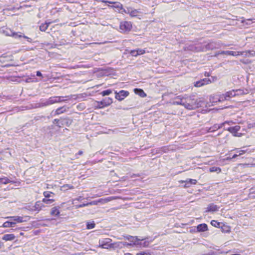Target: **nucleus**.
<instances>
[{"label":"nucleus","mask_w":255,"mask_h":255,"mask_svg":"<svg viewBox=\"0 0 255 255\" xmlns=\"http://www.w3.org/2000/svg\"><path fill=\"white\" fill-rule=\"evenodd\" d=\"M64 97H65L63 96H53L50 97L47 99L49 106L65 101L66 100L64 99ZM65 97H68V96H66Z\"/></svg>","instance_id":"obj_6"},{"label":"nucleus","mask_w":255,"mask_h":255,"mask_svg":"<svg viewBox=\"0 0 255 255\" xmlns=\"http://www.w3.org/2000/svg\"><path fill=\"white\" fill-rule=\"evenodd\" d=\"M49 24H50V23H46V22L45 23L42 24L39 26V29L41 31H46V30L47 29Z\"/></svg>","instance_id":"obj_33"},{"label":"nucleus","mask_w":255,"mask_h":255,"mask_svg":"<svg viewBox=\"0 0 255 255\" xmlns=\"http://www.w3.org/2000/svg\"><path fill=\"white\" fill-rule=\"evenodd\" d=\"M62 188L65 190H68L69 189H73L74 187L72 185H70L69 184H66V185H63Z\"/></svg>","instance_id":"obj_46"},{"label":"nucleus","mask_w":255,"mask_h":255,"mask_svg":"<svg viewBox=\"0 0 255 255\" xmlns=\"http://www.w3.org/2000/svg\"><path fill=\"white\" fill-rule=\"evenodd\" d=\"M66 111V109L65 107L63 106L62 107H60L56 109V110L55 111V112L54 113V116L59 115L60 114L64 113Z\"/></svg>","instance_id":"obj_28"},{"label":"nucleus","mask_w":255,"mask_h":255,"mask_svg":"<svg viewBox=\"0 0 255 255\" xmlns=\"http://www.w3.org/2000/svg\"><path fill=\"white\" fill-rule=\"evenodd\" d=\"M130 9V7H127L126 8H123V9H121V10H122V11L121 12V13H125L129 14Z\"/></svg>","instance_id":"obj_43"},{"label":"nucleus","mask_w":255,"mask_h":255,"mask_svg":"<svg viewBox=\"0 0 255 255\" xmlns=\"http://www.w3.org/2000/svg\"><path fill=\"white\" fill-rule=\"evenodd\" d=\"M148 244H149V243L147 242H144L143 244H141V243H139V245H140V246H141L143 247H146L148 246Z\"/></svg>","instance_id":"obj_50"},{"label":"nucleus","mask_w":255,"mask_h":255,"mask_svg":"<svg viewBox=\"0 0 255 255\" xmlns=\"http://www.w3.org/2000/svg\"><path fill=\"white\" fill-rule=\"evenodd\" d=\"M121 244H122L124 246H133L134 245L133 244L131 243H127V242H121Z\"/></svg>","instance_id":"obj_48"},{"label":"nucleus","mask_w":255,"mask_h":255,"mask_svg":"<svg viewBox=\"0 0 255 255\" xmlns=\"http://www.w3.org/2000/svg\"><path fill=\"white\" fill-rule=\"evenodd\" d=\"M125 255H132L130 253H126V254H125Z\"/></svg>","instance_id":"obj_62"},{"label":"nucleus","mask_w":255,"mask_h":255,"mask_svg":"<svg viewBox=\"0 0 255 255\" xmlns=\"http://www.w3.org/2000/svg\"><path fill=\"white\" fill-rule=\"evenodd\" d=\"M234 92L236 94V96L247 94L249 93L248 90L247 89H246V90H243V89L234 90Z\"/></svg>","instance_id":"obj_27"},{"label":"nucleus","mask_w":255,"mask_h":255,"mask_svg":"<svg viewBox=\"0 0 255 255\" xmlns=\"http://www.w3.org/2000/svg\"><path fill=\"white\" fill-rule=\"evenodd\" d=\"M240 156V155H239V154H238V153H237V154H234V155H233V156L231 157V158L234 159V158H235L237 157V156Z\"/></svg>","instance_id":"obj_57"},{"label":"nucleus","mask_w":255,"mask_h":255,"mask_svg":"<svg viewBox=\"0 0 255 255\" xmlns=\"http://www.w3.org/2000/svg\"><path fill=\"white\" fill-rule=\"evenodd\" d=\"M219 129V127H218V124H215L213 127L209 128L207 130L208 132H212L216 131V130Z\"/></svg>","instance_id":"obj_32"},{"label":"nucleus","mask_w":255,"mask_h":255,"mask_svg":"<svg viewBox=\"0 0 255 255\" xmlns=\"http://www.w3.org/2000/svg\"><path fill=\"white\" fill-rule=\"evenodd\" d=\"M112 93V91L111 89H108V90L102 91L101 93V94L103 96H105L109 95Z\"/></svg>","instance_id":"obj_37"},{"label":"nucleus","mask_w":255,"mask_h":255,"mask_svg":"<svg viewBox=\"0 0 255 255\" xmlns=\"http://www.w3.org/2000/svg\"><path fill=\"white\" fill-rule=\"evenodd\" d=\"M232 159V158H231V157H227L226 158V160H231Z\"/></svg>","instance_id":"obj_61"},{"label":"nucleus","mask_w":255,"mask_h":255,"mask_svg":"<svg viewBox=\"0 0 255 255\" xmlns=\"http://www.w3.org/2000/svg\"><path fill=\"white\" fill-rule=\"evenodd\" d=\"M219 207L216 205L211 204L207 208L206 212H215L218 211Z\"/></svg>","instance_id":"obj_21"},{"label":"nucleus","mask_w":255,"mask_h":255,"mask_svg":"<svg viewBox=\"0 0 255 255\" xmlns=\"http://www.w3.org/2000/svg\"><path fill=\"white\" fill-rule=\"evenodd\" d=\"M75 207V209H79L80 208L88 206V203H83L82 204H79V205H76L75 204V205H73Z\"/></svg>","instance_id":"obj_40"},{"label":"nucleus","mask_w":255,"mask_h":255,"mask_svg":"<svg viewBox=\"0 0 255 255\" xmlns=\"http://www.w3.org/2000/svg\"><path fill=\"white\" fill-rule=\"evenodd\" d=\"M10 224H11V226H10V227H15V225L16 224V223L13 221V220H11L10 219Z\"/></svg>","instance_id":"obj_53"},{"label":"nucleus","mask_w":255,"mask_h":255,"mask_svg":"<svg viewBox=\"0 0 255 255\" xmlns=\"http://www.w3.org/2000/svg\"><path fill=\"white\" fill-rule=\"evenodd\" d=\"M61 118L60 119H55L53 121V123L56 124L57 126V124L60 123Z\"/></svg>","instance_id":"obj_52"},{"label":"nucleus","mask_w":255,"mask_h":255,"mask_svg":"<svg viewBox=\"0 0 255 255\" xmlns=\"http://www.w3.org/2000/svg\"><path fill=\"white\" fill-rule=\"evenodd\" d=\"M15 238L13 234H5L2 237V239L5 241H12Z\"/></svg>","instance_id":"obj_24"},{"label":"nucleus","mask_w":255,"mask_h":255,"mask_svg":"<svg viewBox=\"0 0 255 255\" xmlns=\"http://www.w3.org/2000/svg\"><path fill=\"white\" fill-rule=\"evenodd\" d=\"M240 126H236L235 127H230L226 130L232 133L234 136L241 137L243 135V134L238 132V131L240 129Z\"/></svg>","instance_id":"obj_10"},{"label":"nucleus","mask_w":255,"mask_h":255,"mask_svg":"<svg viewBox=\"0 0 255 255\" xmlns=\"http://www.w3.org/2000/svg\"><path fill=\"white\" fill-rule=\"evenodd\" d=\"M244 53H246V54H247V52H234L232 51H220L218 52H217L215 54V56L217 57L220 54H226L228 55H232L234 56H237L239 55H242L244 54ZM246 55H247V54H246Z\"/></svg>","instance_id":"obj_5"},{"label":"nucleus","mask_w":255,"mask_h":255,"mask_svg":"<svg viewBox=\"0 0 255 255\" xmlns=\"http://www.w3.org/2000/svg\"><path fill=\"white\" fill-rule=\"evenodd\" d=\"M246 148V147H243V148H244V149L237 150V153H238L239 155H242V154L248 152V149H244V148Z\"/></svg>","instance_id":"obj_39"},{"label":"nucleus","mask_w":255,"mask_h":255,"mask_svg":"<svg viewBox=\"0 0 255 255\" xmlns=\"http://www.w3.org/2000/svg\"><path fill=\"white\" fill-rule=\"evenodd\" d=\"M102 2H105V3L108 2L109 3H114V5H111L110 6L112 7H114V8H119L120 9H123V5L120 2H112V1H107V0H102Z\"/></svg>","instance_id":"obj_20"},{"label":"nucleus","mask_w":255,"mask_h":255,"mask_svg":"<svg viewBox=\"0 0 255 255\" xmlns=\"http://www.w3.org/2000/svg\"><path fill=\"white\" fill-rule=\"evenodd\" d=\"M134 92L136 94H138L141 97H145L146 96V94L144 93V92L142 89H135Z\"/></svg>","instance_id":"obj_31"},{"label":"nucleus","mask_w":255,"mask_h":255,"mask_svg":"<svg viewBox=\"0 0 255 255\" xmlns=\"http://www.w3.org/2000/svg\"><path fill=\"white\" fill-rule=\"evenodd\" d=\"M212 82H215L217 80V78L216 77H212L211 79H210Z\"/></svg>","instance_id":"obj_56"},{"label":"nucleus","mask_w":255,"mask_h":255,"mask_svg":"<svg viewBox=\"0 0 255 255\" xmlns=\"http://www.w3.org/2000/svg\"><path fill=\"white\" fill-rule=\"evenodd\" d=\"M136 255H151L150 253L146 252H141L139 253H137Z\"/></svg>","instance_id":"obj_51"},{"label":"nucleus","mask_w":255,"mask_h":255,"mask_svg":"<svg viewBox=\"0 0 255 255\" xmlns=\"http://www.w3.org/2000/svg\"><path fill=\"white\" fill-rule=\"evenodd\" d=\"M211 83H212V81L209 78H204L199 81L196 82L194 84V86L196 87H200Z\"/></svg>","instance_id":"obj_16"},{"label":"nucleus","mask_w":255,"mask_h":255,"mask_svg":"<svg viewBox=\"0 0 255 255\" xmlns=\"http://www.w3.org/2000/svg\"><path fill=\"white\" fill-rule=\"evenodd\" d=\"M252 20H253L252 19H248L247 20L248 21H252Z\"/></svg>","instance_id":"obj_63"},{"label":"nucleus","mask_w":255,"mask_h":255,"mask_svg":"<svg viewBox=\"0 0 255 255\" xmlns=\"http://www.w3.org/2000/svg\"><path fill=\"white\" fill-rule=\"evenodd\" d=\"M131 28L132 24L130 22L123 21L120 23V29L121 32H126L129 31Z\"/></svg>","instance_id":"obj_7"},{"label":"nucleus","mask_w":255,"mask_h":255,"mask_svg":"<svg viewBox=\"0 0 255 255\" xmlns=\"http://www.w3.org/2000/svg\"><path fill=\"white\" fill-rule=\"evenodd\" d=\"M125 238L131 243H133L134 245H139V241H142L143 239H138L137 237H133L130 235H127L124 237Z\"/></svg>","instance_id":"obj_17"},{"label":"nucleus","mask_w":255,"mask_h":255,"mask_svg":"<svg viewBox=\"0 0 255 255\" xmlns=\"http://www.w3.org/2000/svg\"><path fill=\"white\" fill-rule=\"evenodd\" d=\"M139 13L140 11L138 10L133 9L132 8L130 7L129 14L131 17H135L137 16Z\"/></svg>","instance_id":"obj_30"},{"label":"nucleus","mask_w":255,"mask_h":255,"mask_svg":"<svg viewBox=\"0 0 255 255\" xmlns=\"http://www.w3.org/2000/svg\"><path fill=\"white\" fill-rule=\"evenodd\" d=\"M197 230L198 232H205L208 230V226L206 224H201L197 226Z\"/></svg>","instance_id":"obj_25"},{"label":"nucleus","mask_w":255,"mask_h":255,"mask_svg":"<svg viewBox=\"0 0 255 255\" xmlns=\"http://www.w3.org/2000/svg\"><path fill=\"white\" fill-rule=\"evenodd\" d=\"M106 42H103V43H99V44H104V43H106Z\"/></svg>","instance_id":"obj_64"},{"label":"nucleus","mask_w":255,"mask_h":255,"mask_svg":"<svg viewBox=\"0 0 255 255\" xmlns=\"http://www.w3.org/2000/svg\"><path fill=\"white\" fill-rule=\"evenodd\" d=\"M115 94V98L118 100L121 101L123 100L126 97L128 96L129 95V92L127 91L121 90L118 93L116 91Z\"/></svg>","instance_id":"obj_11"},{"label":"nucleus","mask_w":255,"mask_h":255,"mask_svg":"<svg viewBox=\"0 0 255 255\" xmlns=\"http://www.w3.org/2000/svg\"><path fill=\"white\" fill-rule=\"evenodd\" d=\"M59 207H53L50 212V214L52 216H58L60 214Z\"/></svg>","instance_id":"obj_26"},{"label":"nucleus","mask_w":255,"mask_h":255,"mask_svg":"<svg viewBox=\"0 0 255 255\" xmlns=\"http://www.w3.org/2000/svg\"><path fill=\"white\" fill-rule=\"evenodd\" d=\"M78 154L79 155H81L83 154V151L82 150L79 151Z\"/></svg>","instance_id":"obj_59"},{"label":"nucleus","mask_w":255,"mask_h":255,"mask_svg":"<svg viewBox=\"0 0 255 255\" xmlns=\"http://www.w3.org/2000/svg\"><path fill=\"white\" fill-rule=\"evenodd\" d=\"M233 122L232 121H226L222 124H218V127H219V129L221 128L226 124H228L230 125L232 124Z\"/></svg>","instance_id":"obj_44"},{"label":"nucleus","mask_w":255,"mask_h":255,"mask_svg":"<svg viewBox=\"0 0 255 255\" xmlns=\"http://www.w3.org/2000/svg\"><path fill=\"white\" fill-rule=\"evenodd\" d=\"M236 94L234 90L226 92L225 94L220 95L216 98V102H222L226 100H229L230 98L235 97Z\"/></svg>","instance_id":"obj_2"},{"label":"nucleus","mask_w":255,"mask_h":255,"mask_svg":"<svg viewBox=\"0 0 255 255\" xmlns=\"http://www.w3.org/2000/svg\"><path fill=\"white\" fill-rule=\"evenodd\" d=\"M209 171L211 172H216L217 173H220L221 171V169L220 167L213 166L210 168Z\"/></svg>","instance_id":"obj_34"},{"label":"nucleus","mask_w":255,"mask_h":255,"mask_svg":"<svg viewBox=\"0 0 255 255\" xmlns=\"http://www.w3.org/2000/svg\"><path fill=\"white\" fill-rule=\"evenodd\" d=\"M209 75H209V73H208V72H205V76H207V77H208V76H209Z\"/></svg>","instance_id":"obj_60"},{"label":"nucleus","mask_w":255,"mask_h":255,"mask_svg":"<svg viewBox=\"0 0 255 255\" xmlns=\"http://www.w3.org/2000/svg\"><path fill=\"white\" fill-rule=\"evenodd\" d=\"M51 194H53V193L49 191H45L43 193V195L45 197V198H49L51 196Z\"/></svg>","instance_id":"obj_41"},{"label":"nucleus","mask_w":255,"mask_h":255,"mask_svg":"<svg viewBox=\"0 0 255 255\" xmlns=\"http://www.w3.org/2000/svg\"><path fill=\"white\" fill-rule=\"evenodd\" d=\"M10 220L8 221H6L3 224V227L4 228H10Z\"/></svg>","instance_id":"obj_45"},{"label":"nucleus","mask_w":255,"mask_h":255,"mask_svg":"<svg viewBox=\"0 0 255 255\" xmlns=\"http://www.w3.org/2000/svg\"><path fill=\"white\" fill-rule=\"evenodd\" d=\"M181 183H185L184 187L188 188L191 186V185H195L197 183V181L195 179H187L185 181L181 180L179 181Z\"/></svg>","instance_id":"obj_18"},{"label":"nucleus","mask_w":255,"mask_h":255,"mask_svg":"<svg viewBox=\"0 0 255 255\" xmlns=\"http://www.w3.org/2000/svg\"><path fill=\"white\" fill-rule=\"evenodd\" d=\"M95 227V224L94 221L88 222L87 223V228L88 229H92L94 228Z\"/></svg>","instance_id":"obj_35"},{"label":"nucleus","mask_w":255,"mask_h":255,"mask_svg":"<svg viewBox=\"0 0 255 255\" xmlns=\"http://www.w3.org/2000/svg\"><path fill=\"white\" fill-rule=\"evenodd\" d=\"M189 50L193 52H204L205 51L204 43H197L194 45H190L188 47Z\"/></svg>","instance_id":"obj_8"},{"label":"nucleus","mask_w":255,"mask_h":255,"mask_svg":"<svg viewBox=\"0 0 255 255\" xmlns=\"http://www.w3.org/2000/svg\"><path fill=\"white\" fill-rule=\"evenodd\" d=\"M47 106H49L47 99L41 101L38 103H36L35 105V108H42Z\"/></svg>","instance_id":"obj_23"},{"label":"nucleus","mask_w":255,"mask_h":255,"mask_svg":"<svg viewBox=\"0 0 255 255\" xmlns=\"http://www.w3.org/2000/svg\"><path fill=\"white\" fill-rule=\"evenodd\" d=\"M7 218H8L11 220H13L15 223H22L24 221H26V220H23V218L20 216H12V217H8Z\"/></svg>","instance_id":"obj_22"},{"label":"nucleus","mask_w":255,"mask_h":255,"mask_svg":"<svg viewBox=\"0 0 255 255\" xmlns=\"http://www.w3.org/2000/svg\"><path fill=\"white\" fill-rule=\"evenodd\" d=\"M111 200V198L108 197V198H106L105 199L101 198L98 200L93 201L90 202H88L87 203H88V206H89V205H96L99 203L104 204V203H107V202L110 201Z\"/></svg>","instance_id":"obj_13"},{"label":"nucleus","mask_w":255,"mask_h":255,"mask_svg":"<svg viewBox=\"0 0 255 255\" xmlns=\"http://www.w3.org/2000/svg\"><path fill=\"white\" fill-rule=\"evenodd\" d=\"M222 223H220V222H218V221H216V220H212L211 222V224L214 226V227H217V228H220L221 226V224Z\"/></svg>","instance_id":"obj_36"},{"label":"nucleus","mask_w":255,"mask_h":255,"mask_svg":"<svg viewBox=\"0 0 255 255\" xmlns=\"http://www.w3.org/2000/svg\"><path fill=\"white\" fill-rule=\"evenodd\" d=\"M136 50H137V52L138 53V55L143 54L145 53V50L144 49H136Z\"/></svg>","instance_id":"obj_47"},{"label":"nucleus","mask_w":255,"mask_h":255,"mask_svg":"<svg viewBox=\"0 0 255 255\" xmlns=\"http://www.w3.org/2000/svg\"><path fill=\"white\" fill-rule=\"evenodd\" d=\"M173 105H181L184 107V96L180 95L175 98V101L172 103Z\"/></svg>","instance_id":"obj_14"},{"label":"nucleus","mask_w":255,"mask_h":255,"mask_svg":"<svg viewBox=\"0 0 255 255\" xmlns=\"http://www.w3.org/2000/svg\"><path fill=\"white\" fill-rule=\"evenodd\" d=\"M43 207H44V205L42 203L38 201L35 203V205L31 208V210L38 212L41 210Z\"/></svg>","instance_id":"obj_19"},{"label":"nucleus","mask_w":255,"mask_h":255,"mask_svg":"<svg viewBox=\"0 0 255 255\" xmlns=\"http://www.w3.org/2000/svg\"><path fill=\"white\" fill-rule=\"evenodd\" d=\"M36 76L38 77H42V74L40 71H38L36 72Z\"/></svg>","instance_id":"obj_55"},{"label":"nucleus","mask_w":255,"mask_h":255,"mask_svg":"<svg viewBox=\"0 0 255 255\" xmlns=\"http://www.w3.org/2000/svg\"><path fill=\"white\" fill-rule=\"evenodd\" d=\"M23 38H25V39H26L28 42H31L32 41V39H31V38H29V37H27V36H26L23 35Z\"/></svg>","instance_id":"obj_54"},{"label":"nucleus","mask_w":255,"mask_h":255,"mask_svg":"<svg viewBox=\"0 0 255 255\" xmlns=\"http://www.w3.org/2000/svg\"><path fill=\"white\" fill-rule=\"evenodd\" d=\"M54 201V199H47V198H43L42 199V202L45 203V204H51Z\"/></svg>","instance_id":"obj_38"},{"label":"nucleus","mask_w":255,"mask_h":255,"mask_svg":"<svg viewBox=\"0 0 255 255\" xmlns=\"http://www.w3.org/2000/svg\"><path fill=\"white\" fill-rule=\"evenodd\" d=\"M9 183H14V182L9 180L6 177H3L2 178H0V185L1 184H7Z\"/></svg>","instance_id":"obj_29"},{"label":"nucleus","mask_w":255,"mask_h":255,"mask_svg":"<svg viewBox=\"0 0 255 255\" xmlns=\"http://www.w3.org/2000/svg\"><path fill=\"white\" fill-rule=\"evenodd\" d=\"M113 103V99L111 98H106L100 102H98L97 107L101 109L110 105Z\"/></svg>","instance_id":"obj_9"},{"label":"nucleus","mask_w":255,"mask_h":255,"mask_svg":"<svg viewBox=\"0 0 255 255\" xmlns=\"http://www.w3.org/2000/svg\"><path fill=\"white\" fill-rule=\"evenodd\" d=\"M184 108L188 110H193L202 106L203 101L195 99L193 96L184 95Z\"/></svg>","instance_id":"obj_1"},{"label":"nucleus","mask_w":255,"mask_h":255,"mask_svg":"<svg viewBox=\"0 0 255 255\" xmlns=\"http://www.w3.org/2000/svg\"><path fill=\"white\" fill-rule=\"evenodd\" d=\"M205 51L213 50L219 47V44L216 42H211L208 43L204 42Z\"/></svg>","instance_id":"obj_12"},{"label":"nucleus","mask_w":255,"mask_h":255,"mask_svg":"<svg viewBox=\"0 0 255 255\" xmlns=\"http://www.w3.org/2000/svg\"><path fill=\"white\" fill-rule=\"evenodd\" d=\"M130 53L133 56H138V53L137 52V50H131L130 52Z\"/></svg>","instance_id":"obj_49"},{"label":"nucleus","mask_w":255,"mask_h":255,"mask_svg":"<svg viewBox=\"0 0 255 255\" xmlns=\"http://www.w3.org/2000/svg\"><path fill=\"white\" fill-rule=\"evenodd\" d=\"M0 33L4 34L6 36H10L15 38L21 37V35L18 34L17 33L13 32L10 29L5 27L0 28Z\"/></svg>","instance_id":"obj_4"},{"label":"nucleus","mask_w":255,"mask_h":255,"mask_svg":"<svg viewBox=\"0 0 255 255\" xmlns=\"http://www.w3.org/2000/svg\"><path fill=\"white\" fill-rule=\"evenodd\" d=\"M247 55H246V53H244L243 55H245V56H248V54H251V55H253V53H251V52H252L251 51H247Z\"/></svg>","instance_id":"obj_58"},{"label":"nucleus","mask_w":255,"mask_h":255,"mask_svg":"<svg viewBox=\"0 0 255 255\" xmlns=\"http://www.w3.org/2000/svg\"><path fill=\"white\" fill-rule=\"evenodd\" d=\"M83 199V197L82 196H79L78 198L74 199L73 200L72 204L75 205L77 203V201H81Z\"/></svg>","instance_id":"obj_42"},{"label":"nucleus","mask_w":255,"mask_h":255,"mask_svg":"<svg viewBox=\"0 0 255 255\" xmlns=\"http://www.w3.org/2000/svg\"><path fill=\"white\" fill-rule=\"evenodd\" d=\"M72 121L68 118H61L60 123L57 124V126L59 128L63 126L69 127L72 124Z\"/></svg>","instance_id":"obj_15"},{"label":"nucleus","mask_w":255,"mask_h":255,"mask_svg":"<svg viewBox=\"0 0 255 255\" xmlns=\"http://www.w3.org/2000/svg\"><path fill=\"white\" fill-rule=\"evenodd\" d=\"M111 242L112 240L109 238L100 240L99 242V246L100 248L106 249L114 248L115 247V245L112 244Z\"/></svg>","instance_id":"obj_3"}]
</instances>
